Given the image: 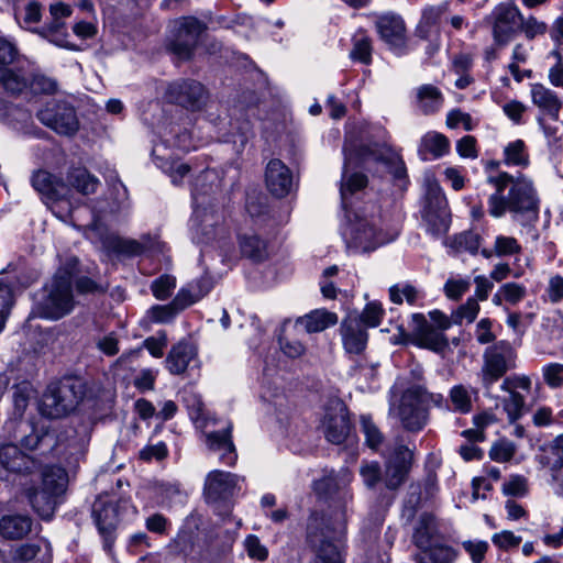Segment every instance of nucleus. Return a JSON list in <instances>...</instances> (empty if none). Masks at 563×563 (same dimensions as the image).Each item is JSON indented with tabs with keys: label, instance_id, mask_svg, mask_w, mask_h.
Returning <instances> with one entry per match:
<instances>
[{
	"label": "nucleus",
	"instance_id": "de8ad7c7",
	"mask_svg": "<svg viewBox=\"0 0 563 563\" xmlns=\"http://www.w3.org/2000/svg\"><path fill=\"white\" fill-rule=\"evenodd\" d=\"M353 60L368 65L372 62V41L365 34H357L353 38V47L350 52Z\"/></svg>",
	"mask_w": 563,
	"mask_h": 563
},
{
	"label": "nucleus",
	"instance_id": "c03bdc74",
	"mask_svg": "<svg viewBox=\"0 0 563 563\" xmlns=\"http://www.w3.org/2000/svg\"><path fill=\"white\" fill-rule=\"evenodd\" d=\"M31 119V111L18 107H11L0 98V121L13 128L26 124Z\"/></svg>",
	"mask_w": 563,
	"mask_h": 563
},
{
	"label": "nucleus",
	"instance_id": "a878e982",
	"mask_svg": "<svg viewBox=\"0 0 563 563\" xmlns=\"http://www.w3.org/2000/svg\"><path fill=\"white\" fill-rule=\"evenodd\" d=\"M530 97L532 103L539 109L538 115L549 118H556L560 115L563 102L554 90L548 88L543 84H531Z\"/></svg>",
	"mask_w": 563,
	"mask_h": 563
},
{
	"label": "nucleus",
	"instance_id": "2eb2a0df",
	"mask_svg": "<svg viewBox=\"0 0 563 563\" xmlns=\"http://www.w3.org/2000/svg\"><path fill=\"white\" fill-rule=\"evenodd\" d=\"M18 51L13 43L0 37V84L10 93L22 92L26 86L25 76L9 66L15 60Z\"/></svg>",
	"mask_w": 563,
	"mask_h": 563
},
{
	"label": "nucleus",
	"instance_id": "79ce46f5",
	"mask_svg": "<svg viewBox=\"0 0 563 563\" xmlns=\"http://www.w3.org/2000/svg\"><path fill=\"white\" fill-rule=\"evenodd\" d=\"M521 252V245L519 242L507 235H497L494 243L493 250L483 249L482 254L484 257L489 258L493 255L498 257L512 256Z\"/></svg>",
	"mask_w": 563,
	"mask_h": 563
},
{
	"label": "nucleus",
	"instance_id": "c756f323",
	"mask_svg": "<svg viewBox=\"0 0 563 563\" xmlns=\"http://www.w3.org/2000/svg\"><path fill=\"white\" fill-rule=\"evenodd\" d=\"M32 525L26 515H5L0 519V534L8 540H21L32 531Z\"/></svg>",
	"mask_w": 563,
	"mask_h": 563
},
{
	"label": "nucleus",
	"instance_id": "423d86ee",
	"mask_svg": "<svg viewBox=\"0 0 563 563\" xmlns=\"http://www.w3.org/2000/svg\"><path fill=\"white\" fill-rule=\"evenodd\" d=\"M194 212L189 221V228L194 242L209 244L224 236V212L206 194L192 190Z\"/></svg>",
	"mask_w": 563,
	"mask_h": 563
},
{
	"label": "nucleus",
	"instance_id": "20e7f679",
	"mask_svg": "<svg viewBox=\"0 0 563 563\" xmlns=\"http://www.w3.org/2000/svg\"><path fill=\"white\" fill-rule=\"evenodd\" d=\"M156 137L153 140L152 150L154 163L170 177L173 184H181L189 174L190 167L174 159L169 153V147L175 146L183 151H189L194 147L190 143V134L186 131L179 133V126L169 123L158 128Z\"/></svg>",
	"mask_w": 563,
	"mask_h": 563
},
{
	"label": "nucleus",
	"instance_id": "473e14b6",
	"mask_svg": "<svg viewBox=\"0 0 563 563\" xmlns=\"http://www.w3.org/2000/svg\"><path fill=\"white\" fill-rule=\"evenodd\" d=\"M416 101L418 109L423 114L429 115L442 108L444 98L438 87L426 84L416 89Z\"/></svg>",
	"mask_w": 563,
	"mask_h": 563
},
{
	"label": "nucleus",
	"instance_id": "5701e85b",
	"mask_svg": "<svg viewBox=\"0 0 563 563\" xmlns=\"http://www.w3.org/2000/svg\"><path fill=\"white\" fill-rule=\"evenodd\" d=\"M232 423L224 422L221 430L207 432L206 444L209 450L220 452V460L227 465H233L238 459L234 444L232 442Z\"/></svg>",
	"mask_w": 563,
	"mask_h": 563
},
{
	"label": "nucleus",
	"instance_id": "37998d69",
	"mask_svg": "<svg viewBox=\"0 0 563 563\" xmlns=\"http://www.w3.org/2000/svg\"><path fill=\"white\" fill-rule=\"evenodd\" d=\"M476 391L464 385H455L450 390V401L453 410L460 413H467L473 407V396Z\"/></svg>",
	"mask_w": 563,
	"mask_h": 563
},
{
	"label": "nucleus",
	"instance_id": "4468645a",
	"mask_svg": "<svg viewBox=\"0 0 563 563\" xmlns=\"http://www.w3.org/2000/svg\"><path fill=\"white\" fill-rule=\"evenodd\" d=\"M516 366V353L511 345L505 341L499 342L484 354L482 367V383L488 389L504 374Z\"/></svg>",
	"mask_w": 563,
	"mask_h": 563
},
{
	"label": "nucleus",
	"instance_id": "09e8293b",
	"mask_svg": "<svg viewBox=\"0 0 563 563\" xmlns=\"http://www.w3.org/2000/svg\"><path fill=\"white\" fill-rule=\"evenodd\" d=\"M384 309L379 301H368L364 307L360 317H356L360 323L364 327L375 328L382 322Z\"/></svg>",
	"mask_w": 563,
	"mask_h": 563
},
{
	"label": "nucleus",
	"instance_id": "f8f14e48",
	"mask_svg": "<svg viewBox=\"0 0 563 563\" xmlns=\"http://www.w3.org/2000/svg\"><path fill=\"white\" fill-rule=\"evenodd\" d=\"M320 430L333 444H342L349 438L351 432L349 411L339 398L330 399L324 406Z\"/></svg>",
	"mask_w": 563,
	"mask_h": 563
},
{
	"label": "nucleus",
	"instance_id": "a19ab883",
	"mask_svg": "<svg viewBox=\"0 0 563 563\" xmlns=\"http://www.w3.org/2000/svg\"><path fill=\"white\" fill-rule=\"evenodd\" d=\"M241 252L254 261H263L267 256V244L256 234H245L240 239Z\"/></svg>",
	"mask_w": 563,
	"mask_h": 563
},
{
	"label": "nucleus",
	"instance_id": "680f3d73",
	"mask_svg": "<svg viewBox=\"0 0 563 563\" xmlns=\"http://www.w3.org/2000/svg\"><path fill=\"white\" fill-rule=\"evenodd\" d=\"M244 548L251 559L265 561L268 556L267 548L262 544L260 539L254 534H250L245 538Z\"/></svg>",
	"mask_w": 563,
	"mask_h": 563
},
{
	"label": "nucleus",
	"instance_id": "2f4dec72",
	"mask_svg": "<svg viewBox=\"0 0 563 563\" xmlns=\"http://www.w3.org/2000/svg\"><path fill=\"white\" fill-rule=\"evenodd\" d=\"M93 517L99 532L108 542L118 525V511L113 503L97 501L93 506Z\"/></svg>",
	"mask_w": 563,
	"mask_h": 563
},
{
	"label": "nucleus",
	"instance_id": "4be33fe9",
	"mask_svg": "<svg viewBox=\"0 0 563 563\" xmlns=\"http://www.w3.org/2000/svg\"><path fill=\"white\" fill-rule=\"evenodd\" d=\"M238 476L223 471H211L206 478L205 496L208 503H218L233 494Z\"/></svg>",
	"mask_w": 563,
	"mask_h": 563
},
{
	"label": "nucleus",
	"instance_id": "bf43d9fd",
	"mask_svg": "<svg viewBox=\"0 0 563 563\" xmlns=\"http://www.w3.org/2000/svg\"><path fill=\"white\" fill-rule=\"evenodd\" d=\"M479 312V305L476 298H468L464 305H462L456 312L453 314L455 323H462L466 321L473 322Z\"/></svg>",
	"mask_w": 563,
	"mask_h": 563
},
{
	"label": "nucleus",
	"instance_id": "a211bd4d",
	"mask_svg": "<svg viewBox=\"0 0 563 563\" xmlns=\"http://www.w3.org/2000/svg\"><path fill=\"white\" fill-rule=\"evenodd\" d=\"M266 187L272 195L278 198L289 195L295 186V177L289 167L280 159H271L265 170Z\"/></svg>",
	"mask_w": 563,
	"mask_h": 563
},
{
	"label": "nucleus",
	"instance_id": "f704fd0d",
	"mask_svg": "<svg viewBox=\"0 0 563 563\" xmlns=\"http://www.w3.org/2000/svg\"><path fill=\"white\" fill-rule=\"evenodd\" d=\"M412 540L419 549L431 545V543L438 541L437 521L431 514L423 512L419 516Z\"/></svg>",
	"mask_w": 563,
	"mask_h": 563
},
{
	"label": "nucleus",
	"instance_id": "1a4fd4ad",
	"mask_svg": "<svg viewBox=\"0 0 563 563\" xmlns=\"http://www.w3.org/2000/svg\"><path fill=\"white\" fill-rule=\"evenodd\" d=\"M84 397V386L80 380L65 379L48 387L43 395L40 411L48 418H60L73 411Z\"/></svg>",
	"mask_w": 563,
	"mask_h": 563
},
{
	"label": "nucleus",
	"instance_id": "dca6fc26",
	"mask_svg": "<svg viewBox=\"0 0 563 563\" xmlns=\"http://www.w3.org/2000/svg\"><path fill=\"white\" fill-rule=\"evenodd\" d=\"M494 19L493 34L495 42L505 45L519 30L521 13L514 3H500L492 12Z\"/></svg>",
	"mask_w": 563,
	"mask_h": 563
},
{
	"label": "nucleus",
	"instance_id": "6e6d98bb",
	"mask_svg": "<svg viewBox=\"0 0 563 563\" xmlns=\"http://www.w3.org/2000/svg\"><path fill=\"white\" fill-rule=\"evenodd\" d=\"M314 563H343L339 545L328 541L322 542Z\"/></svg>",
	"mask_w": 563,
	"mask_h": 563
},
{
	"label": "nucleus",
	"instance_id": "8fccbe9b",
	"mask_svg": "<svg viewBox=\"0 0 563 563\" xmlns=\"http://www.w3.org/2000/svg\"><path fill=\"white\" fill-rule=\"evenodd\" d=\"M389 298L394 303H401L406 300L409 305H415L419 299V291L411 285H395L389 288Z\"/></svg>",
	"mask_w": 563,
	"mask_h": 563
},
{
	"label": "nucleus",
	"instance_id": "c9c22d12",
	"mask_svg": "<svg viewBox=\"0 0 563 563\" xmlns=\"http://www.w3.org/2000/svg\"><path fill=\"white\" fill-rule=\"evenodd\" d=\"M338 322V316L324 309H317L300 317L296 325H301L308 333L321 332Z\"/></svg>",
	"mask_w": 563,
	"mask_h": 563
},
{
	"label": "nucleus",
	"instance_id": "338daca9",
	"mask_svg": "<svg viewBox=\"0 0 563 563\" xmlns=\"http://www.w3.org/2000/svg\"><path fill=\"white\" fill-rule=\"evenodd\" d=\"M470 288V280L465 278H450L444 285V292L448 298L457 300Z\"/></svg>",
	"mask_w": 563,
	"mask_h": 563
},
{
	"label": "nucleus",
	"instance_id": "58836bf2",
	"mask_svg": "<svg viewBox=\"0 0 563 563\" xmlns=\"http://www.w3.org/2000/svg\"><path fill=\"white\" fill-rule=\"evenodd\" d=\"M503 163L506 166L527 167L530 163V156L526 143L522 140L509 142L504 147Z\"/></svg>",
	"mask_w": 563,
	"mask_h": 563
},
{
	"label": "nucleus",
	"instance_id": "774afa93",
	"mask_svg": "<svg viewBox=\"0 0 563 563\" xmlns=\"http://www.w3.org/2000/svg\"><path fill=\"white\" fill-rule=\"evenodd\" d=\"M521 540V537L516 536L512 531L509 530H504L501 532L495 533L492 537V542L505 551L519 547Z\"/></svg>",
	"mask_w": 563,
	"mask_h": 563
},
{
	"label": "nucleus",
	"instance_id": "412c9836",
	"mask_svg": "<svg viewBox=\"0 0 563 563\" xmlns=\"http://www.w3.org/2000/svg\"><path fill=\"white\" fill-rule=\"evenodd\" d=\"M71 12V8L63 2L51 4L49 13L52 21L42 29L41 35L59 47H69L63 20L70 16Z\"/></svg>",
	"mask_w": 563,
	"mask_h": 563
},
{
	"label": "nucleus",
	"instance_id": "f257e3e1",
	"mask_svg": "<svg viewBox=\"0 0 563 563\" xmlns=\"http://www.w3.org/2000/svg\"><path fill=\"white\" fill-rule=\"evenodd\" d=\"M33 187L46 198V203L53 214L67 221L69 218L75 227L84 230L85 236L95 244L113 255L134 256L144 252H163L165 244L156 236H142L141 240L123 239L108 233L100 222V216L96 210L90 211L92 221L89 224L80 223V217L76 213L73 191L87 196L96 192L99 180L84 167H73L68 170L66 181L53 176L48 172L38 170L32 177Z\"/></svg>",
	"mask_w": 563,
	"mask_h": 563
},
{
	"label": "nucleus",
	"instance_id": "393cba45",
	"mask_svg": "<svg viewBox=\"0 0 563 563\" xmlns=\"http://www.w3.org/2000/svg\"><path fill=\"white\" fill-rule=\"evenodd\" d=\"M411 461V452L404 445H398L394 449L390 455L387 466L385 483L390 489H395L401 485L408 473Z\"/></svg>",
	"mask_w": 563,
	"mask_h": 563
},
{
	"label": "nucleus",
	"instance_id": "bb28decb",
	"mask_svg": "<svg viewBox=\"0 0 563 563\" xmlns=\"http://www.w3.org/2000/svg\"><path fill=\"white\" fill-rule=\"evenodd\" d=\"M410 327L412 333L419 340L420 346L432 351H440L445 346L446 342L443 335L432 329L423 314L413 313L411 316Z\"/></svg>",
	"mask_w": 563,
	"mask_h": 563
},
{
	"label": "nucleus",
	"instance_id": "4d7b16f0",
	"mask_svg": "<svg viewBox=\"0 0 563 563\" xmlns=\"http://www.w3.org/2000/svg\"><path fill=\"white\" fill-rule=\"evenodd\" d=\"M361 428L365 435L366 444L373 450L377 449L383 441V435L372 419L363 416L361 418Z\"/></svg>",
	"mask_w": 563,
	"mask_h": 563
},
{
	"label": "nucleus",
	"instance_id": "69168bd1",
	"mask_svg": "<svg viewBox=\"0 0 563 563\" xmlns=\"http://www.w3.org/2000/svg\"><path fill=\"white\" fill-rule=\"evenodd\" d=\"M501 390L506 393H518L517 389L530 391L531 379L526 375H512L504 379Z\"/></svg>",
	"mask_w": 563,
	"mask_h": 563
},
{
	"label": "nucleus",
	"instance_id": "13d9d810",
	"mask_svg": "<svg viewBox=\"0 0 563 563\" xmlns=\"http://www.w3.org/2000/svg\"><path fill=\"white\" fill-rule=\"evenodd\" d=\"M352 481V474L349 470L343 468L339 473H331L325 476L322 484L328 488L329 492H336L344 489Z\"/></svg>",
	"mask_w": 563,
	"mask_h": 563
},
{
	"label": "nucleus",
	"instance_id": "9d476101",
	"mask_svg": "<svg viewBox=\"0 0 563 563\" xmlns=\"http://www.w3.org/2000/svg\"><path fill=\"white\" fill-rule=\"evenodd\" d=\"M19 431L23 433L20 439L21 445L30 452L38 451L40 455L52 452L63 442H67L68 446H73L85 441V437L80 438L79 441L75 440L74 430L66 431L65 435H56L51 431V427L45 421L41 422V424L21 421L19 423Z\"/></svg>",
	"mask_w": 563,
	"mask_h": 563
},
{
	"label": "nucleus",
	"instance_id": "6ab92c4d",
	"mask_svg": "<svg viewBox=\"0 0 563 563\" xmlns=\"http://www.w3.org/2000/svg\"><path fill=\"white\" fill-rule=\"evenodd\" d=\"M52 559V545L45 538L15 544L9 551L10 563H51Z\"/></svg>",
	"mask_w": 563,
	"mask_h": 563
},
{
	"label": "nucleus",
	"instance_id": "b1692460",
	"mask_svg": "<svg viewBox=\"0 0 563 563\" xmlns=\"http://www.w3.org/2000/svg\"><path fill=\"white\" fill-rule=\"evenodd\" d=\"M190 291L191 289H180L169 305L152 307L148 311L152 321L156 323L170 322L181 310L197 302L203 294L201 291L189 298Z\"/></svg>",
	"mask_w": 563,
	"mask_h": 563
},
{
	"label": "nucleus",
	"instance_id": "7c9ffc66",
	"mask_svg": "<svg viewBox=\"0 0 563 563\" xmlns=\"http://www.w3.org/2000/svg\"><path fill=\"white\" fill-rule=\"evenodd\" d=\"M0 464L9 472H29L35 461L21 452L14 444H4L0 448Z\"/></svg>",
	"mask_w": 563,
	"mask_h": 563
},
{
	"label": "nucleus",
	"instance_id": "e433bc0d",
	"mask_svg": "<svg viewBox=\"0 0 563 563\" xmlns=\"http://www.w3.org/2000/svg\"><path fill=\"white\" fill-rule=\"evenodd\" d=\"M422 217L430 227L432 233L445 232L448 230L449 218L448 201L445 200V205L440 209L437 200H424Z\"/></svg>",
	"mask_w": 563,
	"mask_h": 563
},
{
	"label": "nucleus",
	"instance_id": "3c124183",
	"mask_svg": "<svg viewBox=\"0 0 563 563\" xmlns=\"http://www.w3.org/2000/svg\"><path fill=\"white\" fill-rule=\"evenodd\" d=\"M424 200H437L438 207L441 209L445 205V196L431 173H426L423 176Z\"/></svg>",
	"mask_w": 563,
	"mask_h": 563
},
{
	"label": "nucleus",
	"instance_id": "052dcab7",
	"mask_svg": "<svg viewBox=\"0 0 563 563\" xmlns=\"http://www.w3.org/2000/svg\"><path fill=\"white\" fill-rule=\"evenodd\" d=\"M176 287V279L173 276L164 275L152 284V291L155 298L164 300L170 296Z\"/></svg>",
	"mask_w": 563,
	"mask_h": 563
},
{
	"label": "nucleus",
	"instance_id": "72a5a7b5",
	"mask_svg": "<svg viewBox=\"0 0 563 563\" xmlns=\"http://www.w3.org/2000/svg\"><path fill=\"white\" fill-rule=\"evenodd\" d=\"M450 143L445 135L438 132L426 133L419 144V155L422 159H435L449 152Z\"/></svg>",
	"mask_w": 563,
	"mask_h": 563
},
{
	"label": "nucleus",
	"instance_id": "49530a36",
	"mask_svg": "<svg viewBox=\"0 0 563 563\" xmlns=\"http://www.w3.org/2000/svg\"><path fill=\"white\" fill-rule=\"evenodd\" d=\"M508 395L501 399V405L507 413L509 422L514 423L519 420L525 411L526 400L520 393H507Z\"/></svg>",
	"mask_w": 563,
	"mask_h": 563
},
{
	"label": "nucleus",
	"instance_id": "7ed1b4c3",
	"mask_svg": "<svg viewBox=\"0 0 563 563\" xmlns=\"http://www.w3.org/2000/svg\"><path fill=\"white\" fill-rule=\"evenodd\" d=\"M487 181L496 188V192L488 199V212L492 217L500 218L506 211L514 213L515 217L537 216L539 199L533 181L528 176H512L501 172L496 176H489Z\"/></svg>",
	"mask_w": 563,
	"mask_h": 563
},
{
	"label": "nucleus",
	"instance_id": "4c0bfd02",
	"mask_svg": "<svg viewBox=\"0 0 563 563\" xmlns=\"http://www.w3.org/2000/svg\"><path fill=\"white\" fill-rule=\"evenodd\" d=\"M456 559V552L449 545L435 541L417 554V563H453Z\"/></svg>",
	"mask_w": 563,
	"mask_h": 563
},
{
	"label": "nucleus",
	"instance_id": "0e129e2a",
	"mask_svg": "<svg viewBox=\"0 0 563 563\" xmlns=\"http://www.w3.org/2000/svg\"><path fill=\"white\" fill-rule=\"evenodd\" d=\"M515 452L516 446L514 443L509 441H499L492 446L489 456L496 462L504 463L509 461L514 456Z\"/></svg>",
	"mask_w": 563,
	"mask_h": 563
},
{
	"label": "nucleus",
	"instance_id": "f3484780",
	"mask_svg": "<svg viewBox=\"0 0 563 563\" xmlns=\"http://www.w3.org/2000/svg\"><path fill=\"white\" fill-rule=\"evenodd\" d=\"M375 24L380 38L396 53H402L406 46L404 20L395 13H385L376 15Z\"/></svg>",
	"mask_w": 563,
	"mask_h": 563
},
{
	"label": "nucleus",
	"instance_id": "ddd939ff",
	"mask_svg": "<svg viewBox=\"0 0 563 563\" xmlns=\"http://www.w3.org/2000/svg\"><path fill=\"white\" fill-rule=\"evenodd\" d=\"M38 120L59 135L71 136L79 129V121L73 106L66 101H49L38 110Z\"/></svg>",
	"mask_w": 563,
	"mask_h": 563
},
{
	"label": "nucleus",
	"instance_id": "39448f33",
	"mask_svg": "<svg viewBox=\"0 0 563 563\" xmlns=\"http://www.w3.org/2000/svg\"><path fill=\"white\" fill-rule=\"evenodd\" d=\"M77 265V258L69 257L65 265L57 269L52 282L46 285L43 298L37 303L40 317L57 320L73 310L75 301L71 291V277Z\"/></svg>",
	"mask_w": 563,
	"mask_h": 563
},
{
	"label": "nucleus",
	"instance_id": "aec40b11",
	"mask_svg": "<svg viewBox=\"0 0 563 563\" xmlns=\"http://www.w3.org/2000/svg\"><path fill=\"white\" fill-rule=\"evenodd\" d=\"M205 96L201 84L195 80H180L172 82L166 90V98L170 102L186 108H198Z\"/></svg>",
	"mask_w": 563,
	"mask_h": 563
},
{
	"label": "nucleus",
	"instance_id": "cd10ccee",
	"mask_svg": "<svg viewBox=\"0 0 563 563\" xmlns=\"http://www.w3.org/2000/svg\"><path fill=\"white\" fill-rule=\"evenodd\" d=\"M342 340L349 353H361L367 343V332L356 317L349 316L342 323Z\"/></svg>",
	"mask_w": 563,
	"mask_h": 563
},
{
	"label": "nucleus",
	"instance_id": "a18cd8bd",
	"mask_svg": "<svg viewBox=\"0 0 563 563\" xmlns=\"http://www.w3.org/2000/svg\"><path fill=\"white\" fill-rule=\"evenodd\" d=\"M542 463L552 471H558L563 467V434L556 437L549 446L544 449Z\"/></svg>",
	"mask_w": 563,
	"mask_h": 563
},
{
	"label": "nucleus",
	"instance_id": "9b49d317",
	"mask_svg": "<svg viewBox=\"0 0 563 563\" xmlns=\"http://www.w3.org/2000/svg\"><path fill=\"white\" fill-rule=\"evenodd\" d=\"M205 24L194 16H184L173 22V34L168 41L169 51L179 59H188L192 55Z\"/></svg>",
	"mask_w": 563,
	"mask_h": 563
},
{
	"label": "nucleus",
	"instance_id": "c85d7f7f",
	"mask_svg": "<svg viewBox=\"0 0 563 563\" xmlns=\"http://www.w3.org/2000/svg\"><path fill=\"white\" fill-rule=\"evenodd\" d=\"M196 356L195 345L180 341L170 349L165 360L166 368L174 375L183 374Z\"/></svg>",
	"mask_w": 563,
	"mask_h": 563
},
{
	"label": "nucleus",
	"instance_id": "0eeeda50",
	"mask_svg": "<svg viewBox=\"0 0 563 563\" xmlns=\"http://www.w3.org/2000/svg\"><path fill=\"white\" fill-rule=\"evenodd\" d=\"M443 401L441 394L428 393L422 385L417 384L404 391L399 404L391 401L389 411L400 420L406 430L419 431L427 424V406H441Z\"/></svg>",
	"mask_w": 563,
	"mask_h": 563
},
{
	"label": "nucleus",
	"instance_id": "603ef678",
	"mask_svg": "<svg viewBox=\"0 0 563 563\" xmlns=\"http://www.w3.org/2000/svg\"><path fill=\"white\" fill-rule=\"evenodd\" d=\"M26 86L22 89V91L30 87V90L34 95L45 93L51 95L57 90V82L43 74H34L32 76L31 82L27 85V80L25 79Z\"/></svg>",
	"mask_w": 563,
	"mask_h": 563
},
{
	"label": "nucleus",
	"instance_id": "6e6552de",
	"mask_svg": "<svg viewBox=\"0 0 563 563\" xmlns=\"http://www.w3.org/2000/svg\"><path fill=\"white\" fill-rule=\"evenodd\" d=\"M67 482V473L64 468L48 466L43 471L41 486L29 490V500L42 519H52Z\"/></svg>",
	"mask_w": 563,
	"mask_h": 563
},
{
	"label": "nucleus",
	"instance_id": "5fc2aeb1",
	"mask_svg": "<svg viewBox=\"0 0 563 563\" xmlns=\"http://www.w3.org/2000/svg\"><path fill=\"white\" fill-rule=\"evenodd\" d=\"M542 376L545 384L553 389L563 386V364L549 363L542 367Z\"/></svg>",
	"mask_w": 563,
	"mask_h": 563
},
{
	"label": "nucleus",
	"instance_id": "ea45409f",
	"mask_svg": "<svg viewBox=\"0 0 563 563\" xmlns=\"http://www.w3.org/2000/svg\"><path fill=\"white\" fill-rule=\"evenodd\" d=\"M536 121L543 132L548 145L555 146L563 140V121L560 120V115L556 118L537 115Z\"/></svg>",
	"mask_w": 563,
	"mask_h": 563
},
{
	"label": "nucleus",
	"instance_id": "864d4df0",
	"mask_svg": "<svg viewBox=\"0 0 563 563\" xmlns=\"http://www.w3.org/2000/svg\"><path fill=\"white\" fill-rule=\"evenodd\" d=\"M481 245V238L475 232H463L456 235L453 240V246L456 251L468 252L471 254H476Z\"/></svg>",
	"mask_w": 563,
	"mask_h": 563
},
{
	"label": "nucleus",
	"instance_id": "e2e57ef3",
	"mask_svg": "<svg viewBox=\"0 0 563 563\" xmlns=\"http://www.w3.org/2000/svg\"><path fill=\"white\" fill-rule=\"evenodd\" d=\"M446 125L450 129L462 125L466 131H472L475 126L472 117L460 109H453L446 114Z\"/></svg>",
	"mask_w": 563,
	"mask_h": 563
},
{
	"label": "nucleus",
	"instance_id": "f03ea898",
	"mask_svg": "<svg viewBox=\"0 0 563 563\" xmlns=\"http://www.w3.org/2000/svg\"><path fill=\"white\" fill-rule=\"evenodd\" d=\"M344 155L340 194L346 222L342 235L350 251L368 253L394 241L399 229L393 228L386 232L383 229H377V219L373 214H367V207H354L353 197L366 187L367 178L361 173L350 170L352 153L346 147H344Z\"/></svg>",
	"mask_w": 563,
	"mask_h": 563
}]
</instances>
